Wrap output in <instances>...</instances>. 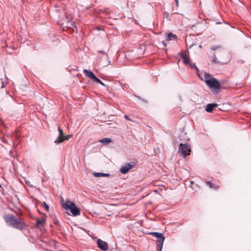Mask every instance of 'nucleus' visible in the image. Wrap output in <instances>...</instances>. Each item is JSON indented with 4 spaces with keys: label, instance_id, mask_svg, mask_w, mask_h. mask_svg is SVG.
I'll list each match as a JSON object with an SVG mask.
<instances>
[{
    "label": "nucleus",
    "instance_id": "1a4fd4ad",
    "mask_svg": "<svg viewBox=\"0 0 251 251\" xmlns=\"http://www.w3.org/2000/svg\"><path fill=\"white\" fill-rule=\"evenodd\" d=\"M182 57L183 59V61H184V63L185 64H188L189 65L191 68H193V67H195L196 69L197 70H198V68L196 67V66H195V64H192L190 63V58L189 57V56H188L186 52H185L184 53H183L182 55Z\"/></svg>",
    "mask_w": 251,
    "mask_h": 251
},
{
    "label": "nucleus",
    "instance_id": "a211bd4d",
    "mask_svg": "<svg viewBox=\"0 0 251 251\" xmlns=\"http://www.w3.org/2000/svg\"><path fill=\"white\" fill-rule=\"evenodd\" d=\"M220 48L221 47L219 46H213L211 47V49L213 50H215L218 49H220Z\"/></svg>",
    "mask_w": 251,
    "mask_h": 251
},
{
    "label": "nucleus",
    "instance_id": "aec40b11",
    "mask_svg": "<svg viewBox=\"0 0 251 251\" xmlns=\"http://www.w3.org/2000/svg\"><path fill=\"white\" fill-rule=\"evenodd\" d=\"M25 181L26 184L27 185H28L29 186H30V187H33V185L31 184L29 180H25Z\"/></svg>",
    "mask_w": 251,
    "mask_h": 251
},
{
    "label": "nucleus",
    "instance_id": "f257e3e1",
    "mask_svg": "<svg viewBox=\"0 0 251 251\" xmlns=\"http://www.w3.org/2000/svg\"><path fill=\"white\" fill-rule=\"evenodd\" d=\"M4 219L8 225L14 228L20 230L25 228V224L21 218H17L14 215H8L5 216Z\"/></svg>",
    "mask_w": 251,
    "mask_h": 251
},
{
    "label": "nucleus",
    "instance_id": "a878e982",
    "mask_svg": "<svg viewBox=\"0 0 251 251\" xmlns=\"http://www.w3.org/2000/svg\"><path fill=\"white\" fill-rule=\"evenodd\" d=\"M4 87V85L3 83H2V85L1 86V88H3Z\"/></svg>",
    "mask_w": 251,
    "mask_h": 251
},
{
    "label": "nucleus",
    "instance_id": "b1692460",
    "mask_svg": "<svg viewBox=\"0 0 251 251\" xmlns=\"http://www.w3.org/2000/svg\"><path fill=\"white\" fill-rule=\"evenodd\" d=\"M176 2V5L178 6V0H175Z\"/></svg>",
    "mask_w": 251,
    "mask_h": 251
},
{
    "label": "nucleus",
    "instance_id": "4468645a",
    "mask_svg": "<svg viewBox=\"0 0 251 251\" xmlns=\"http://www.w3.org/2000/svg\"><path fill=\"white\" fill-rule=\"evenodd\" d=\"M177 37L176 35L173 34L172 33H170L167 36V41L172 40L173 39H176Z\"/></svg>",
    "mask_w": 251,
    "mask_h": 251
},
{
    "label": "nucleus",
    "instance_id": "cd10ccee",
    "mask_svg": "<svg viewBox=\"0 0 251 251\" xmlns=\"http://www.w3.org/2000/svg\"><path fill=\"white\" fill-rule=\"evenodd\" d=\"M193 46V44H192V45H191L190 46V47H189V48H191Z\"/></svg>",
    "mask_w": 251,
    "mask_h": 251
},
{
    "label": "nucleus",
    "instance_id": "bb28decb",
    "mask_svg": "<svg viewBox=\"0 0 251 251\" xmlns=\"http://www.w3.org/2000/svg\"><path fill=\"white\" fill-rule=\"evenodd\" d=\"M162 43L165 46H166V44H165L163 42Z\"/></svg>",
    "mask_w": 251,
    "mask_h": 251
},
{
    "label": "nucleus",
    "instance_id": "393cba45",
    "mask_svg": "<svg viewBox=\"0 0 251 251\" xmlns=\"http://www.w3.org/2000/svg\"><path fill=\"white\" fill-rule=\"evenodd\" d=\"M213 62H215V63H216L217 62V59L216 58H215L213 59Z\"/></svg>",
    "mask_w": 251,
    "mask_h": 251
},
{
    "label": "nucleus",
    "instance_id": "5701e85b",
    "mask_svg": "<svg viewBox=\"0 0 251 251\" xmlns=\"http://www.w3.org/2000/svg\"><path fill=\"white\" fill-rule=\"evenodd\" d=\"M125 118L127 120H130V119L128 118V116L125 115Z\"/></svg>",
    "mask_w": 251,
    "mask_h": 251
},
{
    "label": "nucleus",
    "instance_id": "423d86ee",
    "mask_svg": "<svg viewBox=\"0 0 251 251\" xmlns=\"http://www.w3.org/2000/svg\"><path fill=\"white\" fill-rule=\"evenodd\" d=\"M179 151L183 155L186 157L190 154L191 151L190 146L188 144H180L179 147Z\"/></svg>",
    "mask_w": 251,
    "mask_h": 251
},
{
    "label": "nucleus",
    "instance_id": "6e6552de",
    "mask_svg": "<svg viewBox=\"0 0 251 251\" xmlns=\"http://www.w3.org/2000/svg\"><path fill=\"white\" fill-rule=\"evenodd\" d=\"M97 245L98 247L102 250L106 251L108 248V245L107 242L99 239L97 240Z\"/></svg>",
    "mask_w": 251,
    "mask_h": 251
},
{
    "label": "nucleus",
    "instance_id": "412c9836",
    "mask_svg": "<svg viewBox=\"0 0 251 251\" xmlns=\"http://www.w3.org/2000/svg\"><path fill=\"white\" fill-rule=\"evenodd\" d=\"M100 52H101L103 54H104V56L107 59L108 58V55H107V54L105 52H103V51H99Z\"/></svg>",
    "mask_w": 251,
    "mask_h": 251
},
{
    "label": "nucleus",
    "instance_id": "dca6fc26",
    "mask_svg": "<svg viewBox=\"0 0 251 251\" xmlns=\"http://www.w3.org/2000/svg\"><path fill=\"white\" fill-rule=\"evenodd\" d=\"M45 219H37L36 220V225L37 226H42L44 223H45Z\"/></svg>",
    "mask_w": 251,
    "mask_h": 251
},
{
    "label": "nucleus",
    "instance_id": "9b49d317",
    "mask_svg": "<svg viewBox=\"0 0 251 251\" xmlns=\"http://www.w3.org/2000/svg\"><path fill=\"white\" fill-rule=\"evenodd\" d=\"M217 106L218 104L216 103H209L206 105L205 110L207 112H211Z\"/></svg>",
    "mask_w": 251,
    "mask_h": 251
},
{
    "label": "nucleus",
    "instance_id": "f03ea898",
    "mask_svg": "<svg viewBox=\"0 0 251 251\" xmlns=\"http://www.w3.org/2000/svg\"><path fill=\"white\" fill-rule=\"evenodd\" d=\"M204 77L205 82L209 88L214 89L216 92L219 91L221 88V84L217 79L212 77L208 73H205Z\"/></svg>",
    "mask_w": 251,
    "mask_h": 251
},
{
    "label": "nucleus",
    "instance_id": "20e7f679",
    "mask_svg": "<svg viewBox=\"0 0 251 251\" xmlns=\"http://www.w3.org/2000/svg\"><path fill=\"white\" fill-rule=\"evenodd\" d=\"M63 207L66 210H70L72 214L75 216L80 214L79 209L75 206L74 202L70 201H66V203L63 204Z\"/></svg>",
    "mask_w": 251,
    "mask_h": 251
},
{
    "label": "nucleus",
    "instance_id": "0eeeda50",
    "mask_svg": "<svg viewBox=\"0 0 251 251\" xmlns=\"http://www.w3.org/2000/svg\"><path fill=\"white\" fill-rule=\"evenodd\" d=\"M135 165V163L134 162H131L130 163H126L124 166L121 167L120 170V172L122 174H126L130 169L133 168Z\"/></svg>",
    "mask_w": 251,
    "mask_h": 251
},
{
    "label": "nucleus",
    "instance_id": "ddd939ff",
    "mask_svg": "<svg viewBox=\"0 0 251 251\" xmlns=\"http://www.w3.org/2000/svg\"><path fill=\"white\" fill-rule=\"evenodd\" d=\"M100 143L106 144L112 142V140L110 138H103V139H101L100 140Z\"/></svg>",
    "mask_w": 251,
    "mask_h": 251
},
{
    "label": "nucleus",
    "instance_id": "6ab92c4d",
    "mask_svg": "<svg viewBox=\"0 0 251 251\" xmlns=\"http://www.w3.org/2000/svg\"><path fill=\"white\" fill-rule=\"evenodd\" d=\"M71 136V135H64L63 136V138H62V139H63V141L66 140H68L70 137Z\"/></svg>",
    "mask_w": 251,
    "mask_h": 251
},
{
    "label": "nucleus",
    "instance_id": "39448f33",
    "mask_svg": "<svg viewBox=\"0 0 251 251\" xmlns=\"http://www.w3.org/2000/svg\"><path fill=\"white\" fill-rule=\"evenodd\" d=\"M83 73L87 77L90 78L92 81H96L102 85L105 86V84L100 79L97 78L94 74L91 71L84 69L83 70Z\"/></svg>",
    "mask_w": 251,
    "mask_h": 251
},
{
    "label": "nucleus",
    "instance_id": "f8f14e48",
    "mask_svg": "<svg viewBox=\"0 0 251 251\" xmlns=\"http://www.w3.org/2000/svg\"><path fill=\"white\" fill-rule=\"evenodd\" d=\"M94 176L96 177H104V176H110L109 174L107 173H94Z\"/></svg>",
    "mask_w": 251,
    "mask_h": 251
},
{
    "label": "nucleus",
    "instance_id": "f3484780",
    "mask_svg": "<svg viewBox=\"0 0 251 251\" xmlns=\"http://www.w3.org/2000/svg\"><path fill=\"white\" fill-rule=\"evenodd\" d=\"M42 205H43V206L46 209V210L47 211H49V207L48 206V205L46 204V202H43L42 204Z\"/></svg>",
    "mask_w": 251,
    "mask_h": 251
},
{
    "label": "nucleus",
    "instance_id": "7ed1b4c3",
    "mask_svg": "<svg viewBox=\"0 0 251 251\" xmlns=\"http://www.w3.org/2000/svg\"><path fill=\"white\" fill-rule=\"evenodd\" d=\"M150 234L157 238V240L156 241L157 245L156 251H162L164 241L165 238L164 234L157 232H151Z\"/></svg>",
    "mask_w": 251,
    "mask_h": 251
},
{
    "label": "nucleus",
    "instance_id": "9d476101",
    "mask_svg": "<svg viewBox=\"0 0 251 251\" xmlns=\"http://www.w3.org/2000/svg\"><path fill=\"white\" fill-rule=\"evenodd\" d=\"M58 131L59 136L54 141V143L56 144H59L63 142V139H62L64 136L63 131L59 126L58 127Z\"/></svg>",
    "mask_w": 251,
    "mask_h": 251
},
{
    "label": "nucleus",
    "instance_id": "2eb2a0df",
    "mask_svg": "<svg viewBox=\"0 0 251 251\" xmlns=\"http://www.w3.org/2000/svg\"><path fill=\"white\" fill-rule=\"evenodd\" d=\"M206 184L207 186H209L211 188H214L215 189H217L219 188V186L217 185H215V184L212 183L210 181H207Z\"/></svg>",
    "mask_w": 251,
    "mask_h": 251
},
{
    "label": "nucleus",
    "instance_id": "4be33fe9",
    "mask_svg": "<svg viewBox=\"0 0 251 251\" xmlns=\"http://www.w3.org/2000/svg\"><path fill=\"white\" fill-rule=\"evenodd\" d=\"M168 16H169V14L168 13L166 12L165 13L164 17H166V18H167V17H168Z\"/></svg>",
    "mask_w": 251,
    "mask_h": 251
}]
</instances>
